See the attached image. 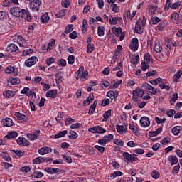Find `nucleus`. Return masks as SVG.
Instances as JSON below:
<instances>
[{
    "label": "nucleus",
    "mask_w": 182,
    "mask_h": 182,
    "mask_svg": "<svg viewBox=\"0 0 182 182\" xmlns=\"http://www.w3.org/2000/svg\"><path fill=\"white\" fill-rule=\"evenodd\" d=\"M32 178H42L43 177V173L40 171H35L31 175Z\"/></svg>",
    "instance_id": "nucleus-32"
},
{
    "label": "nucleus",
    "mask_w": 182,
    "mask_h": 182,
    "mask_svg": "<svg viewBox=\"0 0 182 182\" xmlns=\"http://www.w3.org/2000/svg\"><path fill=\"white\" fill-rule=\"evenodd\" d=\"M161 82V78L159 77L155 80H150L149 83H151V85H154V86H157L159 83H160Z\"/></svg>",
    "instance_id": "nucleus-49"
},
{
    "label": "nucleus",
    "mask_w": 182,
    "mask_h": 182,
    "mask_svg": "<svg viewBox=\"0 0 182 182\" xmlns=\"http://www.w3.org/2000/svg\"><path fill=\"white\" fill-rule=\"evenodd\" d=\"M112 31L113 32V33H122V28L118 27V28H112Z\"/></svg>",
    "instance_id": "nucleus-62"
},
{
    "label": "nucleus",
    "mask_w": 182,
    "mask_h": 182,
    "mask_svg": "<svg viewBox=\"0 0 182 182\" xmlns=\"http://www.w3.org/2000/svg\"><path fill=\"white\" fill-rule=\"evenodd\" d=\"M21 95H26V96H33L35 95V92L33 91H31L29 87H24L21 91Z\"/></svg>",
    "instance_id": "nucleus-14"
},
{
    "label": "nucleus",
    "mask_w": 182,
    "mask_h": 182,
    "mask_svg": "<svg viewBox=\"0 0 182 182\" xmlns=\"http://www.w3.org/2000/svg\"><path fill=\"white\" fill-rule=\"evenodd\" d=\"M173 43V41L171 39L166 40L165 45L166 48H168V49L171 50V44Z\"/></svg>",
    "instance_id": "nucleus-60"
},
{
    "label": "nucleus",
    "mask_w": 182,
    "mask_h": 182,
    "mask_svg": "<svg viewBox=\"0 0 182 182\" xmlns=\"http://www.w3.org/2000/svg\"><path fill=\"white\" fill-rule=\"evenodd\" d=\"M9 12L15 18H21L22 14L25 12V9L19 7H12L10 9Z\"/></svg>",
    "instance_id": "nucleus-1"
},
{
    "label": "nucleus",
    "mask_w": 182,
    "mask_h": 182,
    "mask_svg": "<svg viewBox=\"0 0 182 182\" xmlns=\"http://www.w3.org/2000/svg\"><path fill=\"white\" fill-rule=\"evenodd\" d=\"M168 161H170L171 166H173L174 164H177L178 163V158L176 156L171 155L168 157Z\"/></svg>",
    "instance_id": "nucleus-24"
},
{
    "label": "nucleus",
    "mask_w": 182,
    "mask_h": 182,
    "mask_svg": "<svg viewBox=\"0 0 182 182\" xmlns=\"http://www.w3.org/2000/svg\"><path fill=\"white\" fill-rule=\"evenodd\" d=\"M39 133H41L40 130L37 131L36 133L27 134V137L28 140H36Z\"/></svg>",
    "instance_id": "nucleus-20"
},
{
    "label": "nucleus",
    "mask_w": 182,
    "mask_h": 182,
    "mask_svg": "<svg viewBox=\"0 0 182 182\" xmlns=\"http://www.w3.org/2000/svg\"><path fill=\"white\" fill-rule=\"evenodd\" d=\"M4 72L7 74L13 73V72H15V68L13 66H9L5 69Z\"/></svg>",
    "instance_id": "nucleus-50"
},
{
    "label": "nucleus",
    "mask_w": 182,
    "mask_h": 182,
    "mask_svg": "<svg viewBox=\"0 0 182 182\" xmlns=\"http://www.w3.org/2000/svg\"><path fill=\"white\" fill-rule=\"evenodd\" d=\"M68 134V131L64 130V131H60L58 133H57L55 135V139H60V137H65Z\"/></svg>",
    "instance_id": "nucleus-27"
},
{
    "label": "nucleus",
    "mask_w": 182,
    "mask_h": 182,
    "mask_svg": "<svg viewBox=\"0 0 182 182\" xmlns=\"http://www.w3.org/2000/svg\"><path fill=\"white\" fill-rule=\"evenodd\" d=\"M127 19H132V14L130 11L127 10L124 13V21L127 22Z\"/></svg>",
    "instance_id": "nucleus-38"
},
{
    "label": "nucleus",
    "mask_w": 182,
    "mask_h": 182,
    "mask_svg": "<svg viewBox=\"0 0 182 182\" xmlns=\"http://www.w3.org/2000/svg\"><path fill=\"white\" fill-rule=\"evenodd\" d=\"M18 49V46L15 44H11L7 48V50H9L10 52H16Z\"/></svg>",
    "instance_id": "nucleus-37"
},
{
    "label": "nucleus",
    "mask_w": 182,
    "mask_h": 182,
    "mask_svg": "<svg viewBox=\"0 0 182 182\" xmlns=\"http://www.w3.org/2000/svg\"><path fill=\"white\" fill-rule=\"evenodd\" d=\"M171 19L174 23L178 24V18L180 15L177 13H173L171 15Z\"/></svg>",
    "instance_id": "nucleus-28"
},
{
    "label": "nucleus",
    "mask_w": 182,
    "mask_h": 182,
    "mask_svg": "<svg viewBox=\"0 0 182 182\" xmlns=\"http://www.w3.org/2000/svg\"><path fill=\"white\" fill-rule=\"evenodd\" d=\"M68 62L69 65H73V63H75V56H73V55L68 56Z\"/></svg>",
    "instance_id": "nucleus-61"
},
{
    "label": "nucleus",
    "mask_w": 182,
    "mask_h": 182,
    "mask_svg": "<svg viewBox=\"0 0 182 182\" xmlns=\"http://www.w3.org/2000/svg\"><path fill=\"white\" fill-rule=\"evenodd\" d=\"M166 120H167V119H166V118L160 119L159 117H155V121L156 122V123L158 124H161L163 123H166Z\"/></svg>",
    "instance_id": "nucleus-51"
},
{
    "label": "nucleus",
    "mask_w": 182,
    "mask_h": 182,
    "mask_svg": "<svg viewBox=\"0 0 182 182\" xmlns=\"http://www.w3.org/2000/svg\"><path fill=\"white\" fill-rule=\"evenodd\" d=\"M125 130L124 126L123 125H117V132L120 133V134H123V132Z\"/></svg>",
    "instance_id": "nucleus-52"
},
{
    "label": "nucleus",
    "mask_w": 182,
    "mask_h": 182,
    "mask_svg": "<svg viewBox=\"0 0 182 182\" xmlns=\"http://www.w3.org/2000/svg\"><path fill=\"white\" fill-rule=\"evenodd\" d=\"M30 2V6L32 11L34 12H39V9H41V5L42 2L39 0H28Z\"/></svg>",
    "instance_id": "nucleus-4"
},
{
    "label": "nucleus",
    "mask_w": 182,
    "mask_h": 182,
    "mask_svg": "<svg viewBox=\"0 0 182 182\" xmlns=\"http://www.w3.org/2000/svg\"><path fill=\"white\" fill-rule=\"evenodd\" d=\"M45 171L48 174H56V173L60 171V169L57 168H46Z\"/></svg>",
    "instance_id": "nucleus-15"
},
{
    "label": "nucleus",
    "mask_w": 182,
    "mask_h": 182,
    "mask_svg": "<svg viewBox=\"0 0 182 182\" xmlns=\"http://www.w3.org/2000/svg\"><path fill=\"white\" fill-rule=\"evenodd\" d=\"M69 38H70V39H76L77 38V33L76 31H73L70 33Z\"/></svg>",
    "instance_id": "nucleus-63"
},
{
    "label": "nucleus",
    "mask_w": 182,
    "mask_h": 182,
    "mask_svg": "<svg viewBox=\"0 0 182 182\" xmlns=\"http://www.w3.org/2000/svg\"><path fill=\"white\" fill-rule=\"evenodd\" d=\"M38 153L41 156H44V154H48V153H52V148L43 146L38 150Z\"/></svg>",
    "instance_id": "nucleus-11"
},
{
    "label": "nucleus",
    "mask_w": 182,
    "mask_h": 182,
    "mask_svg": "<svg viewBox=\"0 0 182 182\" xmlns=\"http://www.w3.org/2000/svg\"><path fill=\"white\" fill-rule=\"evenodd\" d=\"M1 124L6 127H12V126H14V121H12V119L6 117L2 119Z\"/></svg>",
    "instance_id": "nucleus-9"
},
{
    "label": "nucleus",
    "mask_w": 182,
    "mask_h": 182,
    "mask_svg": "<svg viewBox=\"0 0 182 182\" xmlns=\"http://www.w3.org/2000/svg\"><path fill=\"white\" fill-rule=\"evenodd\" d=\"M97 35L98 36H103L105 35V27L103 26H100L97 28Z\"/></svg>",
    "instance_id": "nucleus-33"
},
{
    "label": "nucleus",
    "mask_w": 182,
    "mask_h": 182,
    "mask_svg": "<svg viewBox=\"0 0 182 182\" xmlns=\"http://www.w3.org/2000/svg\"><path fill=\"white\" fill-rule=\"evenodd\" d=\"M55 82L56 83L62 82V72H59L55 74Z\"/></svg>",
    "instance_id": "nucleus-45"
},
{
    "label": "nucleus",
    "mask_w": 182,
    "mask_h": 182,
    "mask_svg": "<svg viewBox=\"0 0 182 182\" xmlns=\"http://www.w3.org/2000/svg\"><path fill=\"white\" fill-rule=\"evenodd\" d=\"M88 132H90V133H99L100 134H102V133H106V129L100 126H95L92 128H90Z\"/></svg>",
    "instance_id": "nucleus-7"
},
{
    "label": "nucleus",
    "mask_w": 182,
    "mask_h": 182,
    "mask_svg": "<svg viewBox=\"0 0 182 182\" xmlns=\"http://www.w3.org/2000/svg\"><path fill=\"white\" fill-rule=\"evenodd\" d=\"M16 117L18 119V120H23V122H26L27 117L23 114H21L20 112H16L15 113Z\"/></svg>",
    "instance_id": "nucleus-30"
},
{
    "label": "nucleus",
    "mask_w": 182,
    "mask_h": 182,
    "mask_svg": "<svg viewBox=\"0 0 182 182\" xmlns=\"http://www.w3.org/2000/svg\"><path fill=\"white\" fill-rule=\"evenodd\" d=\"M11 152L15 153L16 156H17L18 157H22V156L25 154V151H22L21 150H11Z\"/></svg>",
    "instance_id": "nucleus-41"
},
{
    "label": "nucleus",
    "mask_w": 182,
    "mask_h": 182,
    "mask_svg": "<svg viewBox=\"0 0 182 182\" xmlns=\"http://www.w3.org/2000/svg\"><path fill=\"white\" fill-rule=\"evenodd\" d=\"M154 49L156 53H160V52L163 50V47L161 46L160 42H155Z\"/></svg>",
    "instance_id": "nucleus-22"
},
{
    "label": "nucleus",
    "mask_w": 182,
    "mask_h": 182,
    "mask_svg": "<svg viewBox=\"0 0 182 182\" xmlns=\"http://www.w3.org/2000/svg\"><path fill=\"white\" fill-rule=\"evenodd\" d=\"M141 65V69L144 72H146V70H147V69L150 68V65H149V64H147V63L146 62H142Z\"/></svg>",
    "instance_id": "nucleus-54"
},
{
    "label": "nucleus",
    "mask_w": 182,
    "mask_h": 182,
    "mask_svg": "<svg viewBox=\"0 0 182 182\" xmlns=\"http://www.w3.org/2000/svg\"><path fill=\"white\" fill-rule=\"evenodd\" d=\"M69 134L70 135L68 136V137L70 139H73V140H75V139H77V134L75 132L70 130L69 132Z\"/></svg>",
    "instance_id": "nucleus-48"
},
{
    "label": "nucleus",
    "mask_w": 182,
    "mask_h": 182,
    "mask_svg": "<svg viewBox=\"0 0 182 182\" xmlns=\"http://www.w3.org/2000/svg\"><path fill=\"white\" fill-rule=\"evenodd\" d=\"M151 176L152 178H154L155 180H157L160 178V173L159 171L154 170L151 173Z\"/></svg>",
    "instance_id": "nucleus-39"
},
{
    "label": "nucleus",
    "mask_w": 182,
    "mask_h": 182,
    "mask_svg": "<svg viewBox=\"0 0 182 182\" xmlns=\"http://www.w3.org/2000/svg\"><path fill=\"white\" fill-rule=\"evenodd\" d=\"M129 48L131 50H134V52H136L139 49V39L137 38H133L132 39Z\"/></svg>",
    "instance_id": "nucleus-6"
},
{
    "label": "nucleus",
    "mask_w": 182,
    "mask_h": 182,
    "mask_svg": "<svg viewBox=\"0 0 182 182\" xmlns=\"http://www.w3.org/2000/svg\"><path fill=\"white\" fill-rule=\"evenodd\" d=\"M56 95H58V91L56 90H51L46 92V97H51L52 99H55L56 97Z\"/></svg>",
    "instance_id": "nucleus-19"
},
{
    "label": "nucleus",
    "mask_w": 182,
    "mask_h": 182,
    "mask_svg": "<svg viewBox=\"0 0 182 182\" xmlns=\"http://www.w3.org/2000/svg\"><path fill=\"white\" fill-rule=\"evenodd\" d=\"M181 5V2L178 1L171 5V9H177L178 8H180Z\"/></svg>",
    "instance_id": "nucleus-57"
},
{
    "label": "nucleus",
    "mask_w": 182,
    "mask_h": 182,
    "mask_svg": "<svg viewBox=\"0 0 182 182\" xmlns=\"http://www.w3.org/2000/svg\"><path fill=\"white\" fill-rule=\"evenodd\" d=\"M146 23H147L146 18H144L142 19H139L135 26V31L136 32V33H143L144 31L143 29V26H145Z\"/></svg>",
    "instance_id": "nucleus-2"
},
{
    "label": "nucleus",
    "mask_w": 182,
    "mask_h": 182,
    "mask_svg": "<svg viewBox=\"0 0 182 182\" xmlns=\"http://www.w3.org/2000/svg\"><path fill=\"white\" fill-rule=\"evenodd\" d=\"M20 171L22 173H29V171H31V167L28 166L22 167L21 168Z\"/></svg>",
    "instance_id": "nucleus-59"
},
{
    "label": "nucleus",
    "mask_w": 182,
    "mask_h": 182,
    "mask_svg": "<svg viewBox=\"0 0 182 182\" xmlns=\"http://www.w3.org/2000/svg\"><path fill=\"white\" fill-rule=\"evenodd\" d=\"M122 85V80H119L118 81L114 82L112 86L110 87L111 89H116L117 87H119Z\"/></svg>",
    "instance_id": "nucleus-53"
},
{
    "label": "nucleus",
    "mask_w": 182,
    "mask_h": 182,
    "mask_svg": "<svg viewBox=\"0 0 182 182\" xmlns=\"http://www.w3.org/2000/svg\"><path fill=\"white\" fill-rule=\"evenodd\" d=\"M72 31H73V25L68 24L66 26L65 31H64V33H62V36H63V38H65V36H66V35H68V33H70V32H72Z\"/></svg>",
    "instance_id": "nucleus-16"
},
{
    "label": "nucleus",
    "mask_w": 182,
    "mask_h": 182,
    "mask_svg": "<svg viewBox=\"0 0 182 182\" xmlns=\"http://www.w3.org/2000/svg\"><path fill=\"white\" fill-rule=\"evenodd\" d=\"M156 11H157V6H150L149 9V14L150 15H154L156 14Z\"/></svg>",
    "instance_id": "nucleus-42"
},
{
    "label": "nucleus",
    "mask_w": 182,
    "mask_h": 182,
    "mask_svg": "<svg viewBox=\"0 0 182 182\" xmlns=\"http://www.w3.org/2000/svg\"><path fill=\"white\" fill-rule=\"evenodd\" d=\"M181 75H182L181 70H179L176 73L174 74V75H173L174 83H177V82H178L180 77H181Z\"/></svg>",
    "instance_id": "nucleus-31"
},
{
    "label": "nucleus",
    "mask_w": 182,
    "mask_h": 182,
    "mask_svg": "<svg viewBox=\"0 0 182 182\" xmlns=\"http://www.w3.org/2000/svg\"><path fill=\"white\" fill-rule=\"evenodd\" d=\"M132 100L134 102H138L139 97H143L144 96V90H141L139 88L132 91Z\"/></svg>",
    "instance_id": "nucleus-3"
},
{
    "label": "nucleus",
    "mask_w": 182,
    "mask_h": 182,
    "mask_svg": "<svg viewBox=\"0 0 182 182\" xmlns=\"http://www.w3.org/2000/svg\"><path fill=\"white\" fill-rule=\"evenodd\" d=\"M120 176H123V172L122 171H114L113 173L111 174V178L114 179L116 177H120Z\"/></svg>",
    "instance_id": "nucleus-40"
},
{
    "label": "nucleus",
    "mask_w": 182,
    "mask_h": 182,
    "mask_svg": "<svg viewBox=\"0 0 182 182\" xmlns=\"http://www.w3.org/2000/svg\"><path fill=\"white\" fill-rule=\"evenodd\" d=\"M16 141L19 146H29L30 144L28 140L23 137H19Z\"/></svg>",
    "instance_id": "nucleus-12"
},
{
    "label": "nucleus",
    "mask_w": 182,
    "mask_h": 182,
    "mask_svg": "<svg viewBox=\"0 0 182 182\" xmlns=\"http://www.w3.org/2000/svg\"><path fill=\"white\" fill-rule=\"evenodd\" d=\"M72 123H75V119H72L70 117H68L65 120V125L69 126V124H72Z\"/></svg>",
    "instance_id": "nucleus-55"
},
{
    "label": "nucleus",
    "mask_w": 182,
    "mask_h": 182,
    "mask_svg": "<svg viewBox=\"0 0 182 182\" xmlns=\"http://www.w3.org/2000/svg\"><path fill=\"white\" fill-rule=\"evenodd\" d=\"M8 82H9V83H11V85H13L14 86L19 85V83H21V80L18 77H10L9 78Z\"/></svg>",
    "instance_id": "nucleus-25"
},
{
    "label": "nucleus",
    "mask_w": 182,
    "mask_h": 182,
    "mask_svg": "<svg viewBox=\"0 0 182 182\" xmlns=\"http://www.w3.org/2000/svg\"><path fill=\"white\" fill-rule=\"evenodd\" d=\"M181 130V127L176 126L172 129V133L174 136H178L180 131Z\"/></svg>",
    "instance_id": "nucleus-34"
},
{
    "label": "nucleus",
    "mask_w": 182,
    "mask_h": 182,
    "mask_svg": "<svg viewBox=\"0 0 182 182\" xmlns=\"http://www.w3.org/2000/svg\"><path fill=\"white\" fill-rule=\"evenodd\" d=\"M21 18L23 19H26L27 21H32V16H31V13L25 9L23 14H21Z\"/></svg>",
    "instance_id": "nucleus-18"
},
{
    "label": "nucleus",
    "mask_w": 182,
    "mask_h": 182,
    "mask_svg": "<svg viewBox=\"0 0 182 182\" xmlns=\"http://www.w3.org/2000/svg\"><path fill=\"white\" fill-rule=\"evenodd\" d=\"M177 99H178V95L177 94V92H176L175 94L173 95L172 98L170 100L171 105H174Z\"/></svg>",
    "instance_id": "nucleus-46"
},
{
    "label": "nucleus",
    "mask_w": 182,
    "mask_h": 182,
    "mask_svg": "<svg viewBox=\"0 0 182 182\" xmlns=\"http://www.w3.org/2000/svg\"><path fill=\"white\" fill-rule=\"evenodd\" d=\"M16 95V92L12 90H7L3 92V96L4 97H8L9 99L11 97H14Z\"/></svg>",
    "instance_id": "nucleus-17"
},
{
    "label": "nucleus",
    "mask_w": 182,
    "mask_h": 182,
    "mask_svg": "<svg viewBox=\"0 0 182 182\" xmlns=\"http://www.w3.org/2000/svg\"><path fill=\"white\" fill-rule=\"evenodd\" d=\"M18 137V132L13 131L9 132L7 135L5 136L6 139H16Z\"/></svg>",
    "instance_id": "nucleus-26"
},
{
    "label": "nucleus",
    "mask_w": 182,
    "mask_h": 182,
    "mask_svg": "<svg viewBox=\"0 0 182 182\" xmlns=\"http://www.w3.org/2000/svg\"><path fill=\"white\" fill-rule=\"evenodd\" d=\"M95 50V46L92 43H89L87 46V53H92Z\"/></svg>",
    "instance_id": "nucleus-44"
},
{
    "label": "nucleus",
    "mask_w": 182,
    "mask_h": 182,
    "mask_svg": "<svg viewBox=\"0 0 182 182\" xmlns=\"http://www.w3.org/2000/svg\"><path fill=\"white\" fill-rule=\"evenodd\" d=\"M31 53H33V50L32 49H27L23 51L22 56H28V55H31Z\"/></svg>",
    "instance_id": "nucleus-56"
},
{
    "label": "nucleus",
    "mask_w": 182,
    "mask_h": 182,
    "mask_svg": "<svg viewBox=\"0 0 182 182\" xmlns=\"http://www.w3.org/2000/svg\"><path fill=\"white\" fill-rule=\"evenodd\" d=\"M180 171V165L178 164L173 167V169L172 170L173 174H178V172Z\"/></svg>",
    "instance_id": "nucleus-58"
},
{
    "label": "nucleus",
    "mask_w": 182,
    "mask_h": 182,
    "mask_svg": "<svg viewBox=\"0 0 182 182\" xmlns=\"http://www.w3.org/2000/svg\"><path fill=\"white\" fill-rule=\"evenodd\" d=\"M129 129L132 130V132H133L134 134H135L136 136H139V134H140V132H139V128H137V127H136L133 124H129Z\"/></svg>",
    "instance_id": "nucleus-23"
},
{
    "label": "nucleus",
    "mask_w": 182,
    "mask_h": 182,
    "mask_svg": "<svg viewBox=\"0 0 182 182\" xmlns=\"http://www.w3.org/2000/svg\"><path fill=\"white\" fill-rule=\"evenodd\" d=\"M140 123L142 127H149L150 126V119L147 117H142Z\"/></svg>",
    "instance_id": "nucleus-10"
},
{
    "label": "nucleus",
    "mask_w": 182,
    "mask_h": 182,
    "mask_svg": "<svg viewBox=\"0 0 182 182\" xmlns=\"http://www.w3.org/2000/svg\"><path fill=\"white\" fill-rule=\"evenodd\" d=\"M112 115V109L107 110L106 111L104 114H103V117L105 119V120H108L109 117H110V116Z\"/></svg>",
    "instance_id": "nucleus-47"
},
{
    "label": "nucleus",
    "mask_w": 182,
    "mask_h": 182,
    "mask_svg": "<svg viewBox=\"0 0 182 182\" xmlns=\"http://www.w3.org/2000/svg\"><path fill=\"white\" fill-rule=\"evenodd\" d=\"M109 22L111 25H116V23H117V18H113L112 16H111V18H109Z\"/></svg>",
    "instance_id": "nucleus-64"
},
{
    "label": "nucleus",
    "mask_w": 182,
    "mask_h": 182,
    "mask_svg": "<svg viewBox=\"0 0 182 182\" xmlns=\"http://www.w3.org/2000/svg\"><path fill=\"white\" fill-rule=\"evenodd\" d=\"M123 156L125 159V160H127V161H129V163H133L134 161H136V160H137V155L135 154L132 155L128 152H124Z\"/></svg>",
    "instance_id": "nucleus-5"
},
{
    "label": "nucleus",
    "mask_w": 182,
    "mask_h": 182,
    "mask_svg": "<svg viewBox=\"0 0 182 182\" xmlns=\"http://www.w3.org/2000/svg\"><path fill=\"white\" fill-rule=\"evenodd\" d=\"M88 72L87 70L82 73L81 75H78V76H75V79H77V80H79V79H85L86 76H87L88 75Z\"/></svg>",
    "instance_id": "nucleus-43"
},
{
    "label": "nucleus",
    "mask_w": 182,
    "mask_h": 182,
    "mask_svg": "<svg viewBox=\"0 0 182 182\" xmlns=\"http://www.w3.org/2000/svg\"><path fill=\"white\" fill-rule=\"evenodd\" d=\"M107 96L112 100L117 99V97L119 96V91H114V90L108 91L107 93Z\"/></svg>",
    "instance_id": "nucleus-13"
},
{
    "label": "nucleus",
    "mask_w": 182,
    "mask_h": 182,
    "mask_svg": "<svg viewBox=\"0 0 182 182\" xmlns=\"http://www.w3.org/2000/svg\"><path fill=\"white\" fill-rule=\"evenodd\" d=\"M49 19H50V17H49L48 14H44L41 17V22H42L43 23H48V22H49Z\"/></svg>",
    "instance_id": "nucleus-29"
},
{
    "label": "nucleus",
    "mask_w": 182,
    "mask_h": 182,
    "mask_svg": "<svg viewBox=\"0 0 182 182\" xmlns=\"http://www.w3.org/2000/svg\"><path fill=\"white\" fill-rule=\"evenodd\" d=\"M96 106H97V101L95 100L93 104L91 105L90 109H89V113L91 114L95 112V110H96Z\"/></svg>",
    "instance_id": "nucleus-36"
},
{
    "label": "nucleus",
    "mask_w": 182,
    "mask_h": 182,
    "mask_svg": "<svg viewBox=\"0 0 182 182\" xmlns=\"http://www.w3.org/2000/svg\"><path fill=\"white\" fill-rule=\"evenodd\" d=\"M44 161H45V158L43 157L35 158L33 160V164H41V163H43Z\"/></svg>",
    "instance_id": "nucleus-35"
},
{
    "label": "nucleus",
    "mask_w": 182,
    "mask_h": 182,
    "mask_svg": "<svg viewBox=\"0 0 182 182\" xmlns=\"http://www.w3.org/2000/svg\"><path fill=\"white\" fill-rule=\"evenodd\" d=\"M36 62H38V58L33 56V57H31L30 58L27 59L25 61V65L28 68H31V66H33V65H36Z\"/></svg>",
    "instance_id": "nucleus-8"
},
{
    "label": "nucleus",
    "mask_w": 182,
    "mask_h": 182,
    "mask_svg": "<svg viewBox=\"0 0 182 182\" xmlns=\"http://www.w3.org/2000/svg\"><path fill=\"white\" fill-rule=\"evenodd\" d=\"M143 87H144L145 89V92H146V93H150V92H153L154 90V87H153V86H151V85L145 82L143 85Z\"/></svg>",
    "instance_id": "nucleus-21"
}]
</instances>
